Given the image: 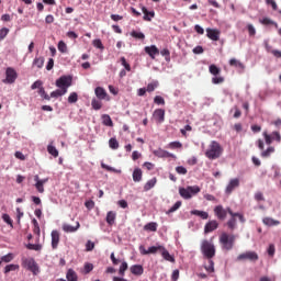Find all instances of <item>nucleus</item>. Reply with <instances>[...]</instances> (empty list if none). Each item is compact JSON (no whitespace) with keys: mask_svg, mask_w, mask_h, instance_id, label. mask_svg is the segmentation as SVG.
Here are the masks:
<instances>
[{"mask_svg":"<svg viewBox=\"0 0 281 281\" xmlns=\"http://www.w3.org/2000/svg\"><path fill=\"white\" fill-rule=\"evenodd\" d=\"M229 66L231 67H237V69H245V64L241 63L240 60L236 59V58H232L229 60Z\"/></svg>","mask_w":281,"mask_h":281,"instance_id":"29","label":"nucleus"},{"mask_svg":"<svg viewBox=\"0 0 281 281\" xmlns=\"http://www.w3.org/2000/svg\"><path fill=\"white\" fill-rule=\"evenodd\" d=\"M80 229V222H77L76 226H71L69 224L63 225V231L66 232V234H74V232H78Z\"/></svg>","mask_w":281,"mask_h":281,"instance_id":"18","label":"nucleus"},{"mask_svg":"<svg viewBox=\"0 0 281 281\" xmlns=\"http://www.w3.org/2000/svg\"><path fill=\"white\" fill-rule=\"evenodd\" d=\"M72 80L71 76H61L56 80L55 85L58 89L67 93V90L71 87Z\"/></svg>","mask_w":281,"mask_h":281,"instance_id":"7","label":"nucleus"},{"mask_svg":"<svg viewBox=\"0 0 281 281\" xmlns=\"http://www.w3.org/2000/svg\"><path fill=\"white\" fill-rule=\"evenodd\" d=\"M2 221H4V223H7V225H10V227H14L12 218L10 217L9 214H3Z\"/></svg>","mask_w":281,"mask_h":281,"instance_id":"54","label":"nucleus"},{"mask_svg":"<svg viewBox=\"0 0 281 281\" xmlns=\"http://www.w3.org/2000/svg\"><path fill=\"white\" fill-rule=\"evenodd\" d=\"M38 95H41V98H43V100H52V97H49V94H47V92L45 91V88H40L37 91Z\"/></svg>","mask_w":281,"mask_h":281,"instance_id":"42","label":"nucleus"},{"mask_svg":"<svg viewBox=\"0 0 281 281\" xmlns=\"http://www.w3.org/2000/svg\"><path fill=\"white\" fill-rule=\"evenodd\" d=\"M57 47L58 52H60L61 54H67V44H65V42L60 41Z\"/></svg>","mask_w":281,"mask_h":281,"instance_id":"51","label":"nucleus"},{"mask_svg":"<svg viewBox=\"0 0 281 281\" xmlns=\"http://www.w3.org/2000/svg\"><path fill=\"white\" fill-rule=\"evenodd\" d=\"M240 187V179L234 178L229 181V183L226 187V194H232L236 188Z\"/></svg>","mask_w":281,"mask_h":281,"instance_id":"13","label":"nucleus"},{"mask_svg":"<svg viewBox=\"0 0 281 281\" xmlns=\"http://www.w3.org/2000/svg\"><path fill=\"white\" fill-rule=\"evenodd\" d=\"M236 243V235L222 233L220 235V244L222 245V249L226 251H232L234 249V245Z\"/></svg>","mask_w":281,"mask_h":281,"instance_id":"3","label":"nucleus"},{"mask_svg":"<svg viewBox=\"0 0 281 281\" xmlns=\"http://www.w3.org/2000/svg\"><path fill=\"white\" fill-rule=\"evenodd\" d=\"M201 192V188L199 186L193 187H187V188H180L179 194L182 196V199H192L195 194H199Z\"/></svg>","mask_w":281,"mask_h":281,"instance_id":"6","label":"nucleus"},{"mask_svg":"<svg viewBox=\"0 0 281 281\" xmlns=\"http://www.w3.org/2000/svg\"><path fill=\"white\" fill-rule=\"evenodd\" d=\"M133 276H144V267L142 265H134L130 268Z\"/></svg>","mask_w":281,"mask_h":281,"instance_id":"19","label":"nucleus"},{"mask_svg":"<svg viewBox=\"0 0 281 281\" xmlns=\"http://www.w3.org/2000/svg\"><path fill=\"white\" fill-rule=\"evenodd\" d=\"M206 36L211 41H220L221 31H218L217 29H206Z\"/></svg>","mask_w":281,"mask_h":281,"instance_id":"14","label":"nucleus"},{"mask_svg":"<svg viewBox=\"0 0 281 281\" xmlns=\"http://www.w3.org/2000/svg\"><path fill=\"white\" fill-rule=\"evenodd\" d=\"M42 87H43V81H41V80H37V81H35L32 86H31V89L34 91V89H38V91H40V89H42Z\"/></svg>","mask_w":281,"mask_h":281,"instance_id":"60","label":"nucleus"},{"mask_svg":"<svg viewBox=\"0 0 281 281\" xmlns=\"http://www.w3.org/2000/svg\"><path fill=\"white\" fill-rule=\"evenodd\" d=\"M49 181V179L45 178V179H42V181H37L35 183V188L37 190V192H40V194H43V192H45V183H47Z\"/></svg>","mask_w":281,"mask_h":281,"instance_id":"23","label":"nucleus"},{"mask_svg":"<svg viewBox=\"0 0 281 281\" xmlns=\"http://www.w3.org/2000/svg\"><path fill=\"white\" fill-rule=\"evenodd\" d=\"M8 34H10V29L2 27L0 30V41H3V38H5V36H8Z\"/></svg>","mask_w":281,"mask_h":281,"instance_id":"55","label":"nucleus"},{"mask_svg":"<svg viewBox=\"0 0 281 281\" xmlns=\"http://www.w3.org/2000/svg\"><path fill=\"white\" fill-rule=\"evenodd\" d=\"M95 249V244L91 240H88L86 244V251H93Z\"/></svg>","mask_w":281,"mask_h":281,"instance_id":"59","label":"nucleus"},{"mask_svg":"<svg viewBox=\"0 0 281 281\" xmlns=\"http://www.w3.org/2000/svg\"><path fill=\"white\" fill-rule=\"evenodd\" d=\"M209 72L212 77L213 85H223L225 82V77L221 76V68L215 64L209 66Z\"/></svg>","mask_w":281,"mask_h":281,"instance_id":"5","label":"nucleus"},{"mask_svg":"<svg viewBox=\"0 0 281 281\" xmlns=\"http://www.w3.org/2000/svg\"><path fill=\"white\" fill-rule=\"evenodd\" d=\"M157 87H159V81H154L151 83H148L147 88H145V89L148 93H153V91H155V89H157Z\"/></svg>","mask_w":281,"mask_h":281,"instance_id":"41","label":"nucleus"},{"mask_svg":"<svg viewBox=\"0 0 281 281\" xmlns=\"http://www.w3.org/2000/svg\"><path fill=\"white\" fill-rule=\"evenodd\" d=\"M153 117L158 124H162L166 120V110L164 109H156L153 113Z\"/></svg>","mask_w":281,"mask_h":281,"instance_id":"12","label":"nucleus"},{"mask_svg":"<svg viewBox=\"0 0 281 281\" xmlns=\"http://www.w3.org/2000/svg\"><path fill=\"white\" fill-rule=\"evenodd\" d=\"M272 139H276V142H281V135L280 132H272Z\"/></svg>","mask_w":281,"mask_h":281,"instance_id":"64","label":"nucleus"},{"mask_svg":"<svg viewBox=\"0 0 281 281\" xmlns=\"http://www.w3.org/2000/svg\"><path fill=\"white\" fill-rule=\"evenodd\" d=\"M69 104H76L78 102V93L71 92L68 97Z\"/></svg>","mask_w":281,"mask_h":281,"instance_id":"45","label":"nucleus"},{"mask_svg":"<svg viewBox=\"0 0 281 281\" xmlns=\"http://www.w3.org/2000/svg\"><path fill=\"white\" fill-rule=\"evenodd\" d=\"M16 270H19V265L11 263L5 266L4 273H10V271H16Z\"/></svg>","mask_w":281,"mask_h":281,"instance_id":"44","label":"nucleus"},{"mask_svg":"<svg viewBox=\"0 0 281 281\" xmlns=\"http://www.w3.org/2000/svg\"><path fill=\"white\" fill-rule=\"evenodd\" d=\"M157 227H158L157 222H150L144 226V229L145 232H157Z\"/></svg>","mask_w":281,"mask_h":281,"instance_id":"32","label":"nucleus"},{"mask_svg":"<svg viewBox=\"0 0 281 281\" xmlns=\"http://www.w3.org/2000/svg\"><path fill=\"white\" fill-rule=\"evenodd\" d=\"M258 252L256 251H246L243 252L240 255L237 256L236 261L237 262H245V261H249V262H257L258 260Z\"/></svg>","mask_w":281,"mask_h":281,"instance_id":"8","label":"nucleus"},{"mask_svg":"<svg viewBox=\"0 0 281 281\" xmlns=\"http://www.w3.org/2000/svg\"><path fill=\"white\" fill-rule=\"evenodd\" d=\"M272 153H276V147L270 146L261 153V157L267 159L268 157H271Z\"/></svg>","mask_w":281,"mask_h":281,"instance_id":"33","label":"nucleus"},{"mask_svg":"<svg viewBox=\"0 0 281 281\" xmlns=\"http://www.w3.org/2000/svg\"><path fill=\"white\" fill-rule=\"evenodd\" d=\"M102 120L104 126H113V120H111V116L109 114H103Z\"/></svg>","mask_w":281,"mask_h":281,"instance_id":"43","label":"nucleus"},{"mask_svg":"<svg viewBox=\"0 0 281 281\" xmlns=\"http://www.w3.org/2000/svg\"><path fill=\"white\" fill-rule=\"evenodd\" d=\"M109 146L110 148H112V150H117V148H120V143L117 142V138L115 137L110 138Z\"/></svg>","mask_w":281,"mask_h":281,"instance_id":"36","label":"nucleus"},{"mask_svg":"<svg viewBox=\"0 0 281 281\" xmlns=\"http://www.w3.org/2000/svg\"><path fill=\"white\" fill-rule=\"evenodd\" d=\"M85 273H91L93 271V263H85Z\"/></svg>","mask_w":281,"mask_h":281,"instance_id":"62","label":"nucleus"},{"mask_svg":"<svg viewBox=\"0 0 281 281\" xmlns=\"http://www.w3.org/2000/svg\"><path fill=\"white\" fill-rule=\"evenodd\" d=\"M154 102H155V104H166V100H164V97H161V95H156L155 98H154Z\"/></svg>","mask_w":281,"mask_h":281,"instance_id":"57","label":"nucleus"},{"mask_svg":"<svg viewBox=\"0 0 281 281\" xmlns=\"http://www.w3.org/2000/svg\"><path fill=\"white\" fill-rule=\"evenodd\" d=\"M67 92L65 90H61L60 88L50 92L49 98H61V95H65Z\"/></svg>","mask_w":281,"mask_h":281,"instance_id":"40","label":"nucleus"},{"mask_svg":"<svg viewBox=\"0 0 281 281\" xmlns=\"http://www.w3.org/2000/svg\"><path fill=\"white\" fill-rule=\"evenodd\" d=\"M181 207V201L176 202L167 212V214H172V212H177Z\"/></svg>","mask_w":281,"mask_h":281,"instance_id":"50","label":"nucleus"},{"mask_svg":"<svg viewBox=\"0 0 281 281\" xmlns=\"http://www.w3.org/2000/svg\"><path fill=\"white\" fill-rule=\"evenodd\" d=\"M154 155H155L156 157H161V158H164V157H171V158H175L173 154H170V151H166V150H164V149L155 150V151H154Z\"/></svg>","mask_w":281,"mask_h":281,"instance_id":"27","label":"nucleus"},{"mask_svg":"<svg viewBox=\"0 0 281 281\" xmlns=\"http://www.w3.org/2000/svg\"><path fill=\"white\" fill-rule=\"evenodd\" d=\"M5 79L3 80L4 83L7 85H13V82L16 81L18 75H16V70H14V68H7L5 70Z\"/></svg>","mask_w":281,"mask_h":281,"instance_id":"9","label":"nucleus"},{"mask_svg":"<svg viewBox=\"0 0 281 281\" xmlns=\"http://www.w3.org/2000/svg\"><path fill=\"white\" fill-rule=\"evenodd\" d=\"M131 37L132 38H137L138 41H144V38H146V35H144V33H142V32L132 31L131 32Z\"/></svg>","mask_w":281,"mask_h":281,"instance_id":"37","label":"nucleus"},{"mask_svg":"<svg viewBox=\"0 0 281 281\" xmlns=\"http://www.w3.org/2000/svg\"><path fill=\"white\" fill-rule=\"evenodd\" d=\"M115 218H117V213H115V211L108 212L106 217H105L108 225H110V226L115 225Z\"/></svg>","mask_w":281,"mask_h":281,"instance_id":"20","label":"nucleus"},{"mask_svg":"<svg viewBox=\"0 0 281 281\" xmlns=\"http://www.w3.org/2000/svg\"><path fill=\"white\" fill-rule=\"evenodd\" d=\"M200 249L204 256V258H207V260H212L214 256H216V246H214V243L207 239H203L200 246Z\"/></svg>","mask_w":281,"mask_h":281,"instance_id":"1","label":"nucleus"},{"mask_svg":"<svg viewBox=\"0 0 281 281\" xmlns=\"http://www.w3.org/2000/svg\"><path fill=\"white\" fill-rule=\"evenodd\" d=\"M47 150L53 157H58V149H56L53 145H48Z\"/></svg>","mask_w":281,"mask_h":281,"instance_id":"53","label":"nucleus"},{"mask_svg":"<svg viewBox=\"0 0 281 281\" xmlns=\"http://www.w3.org/2000/svg\"><path fill=\"white\" fill-rule=\"evenodd\" d=\"M66 278L68 281H78V274L71 269L68 270Z\"/></svg>","mask_w":281,"mask_h":281,"instance_id":"34","label":"nucleus"},{"mask_svg":"<svg viewBox=\"0 0 281 281\" xmlns=\"http://www.w3.org/2000/svg\"><path fill=\"white\" fill-rule=\"evenodd\" d=\"M50 236H52V248L58 249V243H60V233L58 231H53Z\"/></svg>","mask_w":281,"mask_h":281,"instance_id":"17","label":"nucleus"},{"mask_svg":"<svg viewBox=\"0 0 281 281\" xmlns=\"http://www.w3.org/2000/svg\"><path fill=\"white\" fill-rule=\"evenodd\" d=\"M215 229H218V222L216 220L210 221L204 226V234H210Z\"/></svg>","mask_w":281,"mask_h":281,"instance_id":"16","label":"nucleus"},{"mask_svg":"<svg viewBox=\"0 0 281 281\" xmlns=\"http://www.w3.org/2000/svg\"><path fill=\"white\" fill-rule=\"evenodd\" d=\"M144 49L145 54H148L153 60H155L156 56H159V48H157L155 45L146 46Z\"/></svg>","mask_w":281,"mask_h":281,"instance_id":"15","label":"nucleus"},{"mask_svg":"<svg viewBox=\"0 0 281 281\" xmlns=\"http://www.w3.org/2000/svg\"><path fill=\"white\" fill-rule=\"evenodd\" d=\"M160 251H161V256L165 260H167L168 262H175V257H172V255H170V252L166 249V247L162 246Z\"/></svg>","mask_w":281,"mask_h":281,"instance_id":"24","label":"nucleus"},{"mask_svg":"<svg viewBox=\"0 0 281 281\" xmlns=\"http://www.w3.org/2000/svg\"><path fill=\"white\" fill-rule=\"evenodd\" d=\"M168 148H170L171 150H177L178 148H183V144H181V142H171L168 144Z\"/></svg>","mask_w":281,"mask_h":281,"instance_id":"39","label":"nucleus"},{"mask_svg":"<svg viewBox=\"0 0 281 281\" xmlns=\"http://www.w3.org/2000/svg\"><path fill=\"white\" fill-rule=\"evenodd\" d=\"M263 225H267L268 227H276L277 225H280V221L273 220L271 217H265L262 220Z\"/></svg>","mask_w":281,"mask_h":281,"instance_id":"22","label":"nucleus"},{"mask_svg":"<svg viewBox=\"0 0 281 281\" xmlns=\"http://www.w3.org/2000/svg\"><path fill=\"white\" fill-rule=\"evenodd\" d=\"M44 65H45V58L44 57H36L33 60V67H37V69H43Z\"/></svg>","mask_w":281,"mask_h":281,"instance_id":"30","label":"nucleus"},{"mask_svg":"<svg viewBox=\"0 0 281 281\" xmlns=\"http://www.w3.org/2000/svg\"><path fill=\"white\" fill-rule=\"evenodd\" d=\"M164 249V246H151L147 249L148 254H157L158 251H161Z\"/></svg>","mask_w":281,"mask_h":281,"instance_id":"46","label":"nucleus"},{"mask_svg":"<svg viewBox=\"0 0 281 281\" xmlns=\"http://www.w3.org/2000/svg\"><path fill=\"white\" fill-rule=\"evenodd\" d=\"M247 29L249 36H256V27L252 24H248Z\"/></svg>","mask_w":281,"mask_h":281,"instance_id":"63","label":"nucleus"},{"mask_svg":"<svg viewBox=\"0 0 281 281\" xmlns=\"http://www.w3.org/2000/svg\"><path fill=\"white\" fill-rule=\"evenodd\" d=\"M265 142L268 146H271L273 143V136L269 135L267 132H263Z\"/></svg>","mask_w":281,"mask_h":281,"instance_id":"52","label":"nucleus"},{"mask_svg":"<svg viewBox=\"0 0 281 281\" xmlns=\"http://www.w3.org/2000/svg\"><path fill=\"white\" fill-rule=\"evenodd\" d=\"M91 106L94 111H100V109H102V100L93 98L91 101Z\"/></svg>","mask_w":281,"mask_h":281,"instance_id":"31","label":"nucleus"},{"mask_svg":"<svg viewBox=\"0 0 281 281\" xmlns=\"http://www.w3.org/2000/svg\"><path fill=\"white\" fill-rule=\"evenodd\" d=\"M93 47H97V49H104V44H102V40L98 38L92 42Z\"/></svg>","mask_w":281,"mask_h":281,"instance_id":"49","label":"nucleus"},{"mask_svg":"<svg viewBox=\"0 0 281 281\" xmlns=\"http://www.w3.org/2000/svg\"><path fill=\"white\" fill-rule=\"evenodd\" d=\"M223 155V147L221 144L216 140H212L211 144L209 145V149L205 151V157L207 159H218Z\"/></svg>","mask_w":281,"mask_h":281,"instance_id":"2","label":"nucleus"},{"mask_svg":"<svg viewBox=\"0 0 281 281\" xmlns=\"http://www.w3.org/2000/svg\"><path fill=\"white\" fill-rule=\"evenodd\" d=\"M228 229H236V217H232L228 220V222L226 223Z\"/></svg>","mask_w":281,"mask_h":281,"instance_id":"48","label":"nucleus"},{"mask_svg":"<svg viewBox=\"0 0 281 281\" xmlns=\"http://www.w3.org/2000/svg\"><path fill=\"white\" fill-rule=\"evenodd\" d=\"M127 270H128V263L126 261H122L119 269V276L124 277Z\"/></svg>","mask_w":281,"mask_h":281,"instance_id":"35","label":"nucleus"},{"mask_svg":"<svg viewBox=\"0 0 281 281\" xmlns=\"http://www.w3.org/2000/svg\"><path fill=\"white\" fill-rule=\"evenodd\" d=\"M12 260H14V255L12 252L1 257L2 262H12Z\"/></svg>","mask_w":281,"mask_h":281,"instance_id":"47","label":"nucleus"},{"mask_svg":"<svg viewBox=\"0 0 281 281\" xmlns=\"http://www.w3.org/2000/svg\"><path fill=\"white\" fill-rule=\"evenodd\" d=\"M94 95L98 100H106V102H109V100H111V97H109V93L102 87H97L94 89Z\"/></svg>","mask_w":281,"mask_h":281,"instance_id":"10","label":"nucleus"},{"mask_svg":"<svg viewBox=\"0 0 281 281\" xmlns=\"http://www.w3.org/2000/svg\"><path fill=\"white\" fill-rule=\"evenodd\" d=\"M214 214L217 216L218 221H225L227 218V209L225 210L223 205H217L214 207Z\"/></svg>","mask_w":281,"mask_h":281,"instance_id":"11","label":"nucleus"},{"mask_svg":"<svg viewBox=\"0 0 281 281\" xmlns=\"http://www.w3.org/2000/svg\"><path fill=\"white\" fill-rule=\"evenodd\" d=\"M205 269L209 273H214V261L212 259H209V265L205 266Z\"/></svg>","mask_w":281,"mask_h":281,"instance_id":"56","label":"nucleus"},{"mask_svg":"<svg viewBox=\"0 0 281 281\" xmlns=\"http://www.w3.org/2000/svg\"><path fill=\"white\" fill-rule=\"evenodd\" d=\"M22 267L27 271H31L33 276H38L41 273V268H38V263L32 257H22Z\"/></svg>","mask_w":281,"mask_h":281,"instance_id":"4","label":"nucleus"},{"mask_svg":"<svg viewBox=\"0 0 281 281\" xmlns=\"http://www.w3.org/2000/svg\"><path fill=\"white\" fill-rule=\"evenodd\" d=\"M110 259L112 260V265H114V266L120 265V262L122 263V260L115 258V252H112V254L110 255Z\"/></svg>","mask_w":281,"mask_h":281,"instance_id":"61","label":"nucleus"},{"mask_svg":"<svg viewBox=\"0 0 281 281\" xmlns=\"http://www.w3.org/2000/svg\"><path fill=\"white\" fill-rule=\"evenodd\" d=\"M155 186H157V178H153V179L148 180L144 186V191L148 192V190H153V188H155Z\"/></svg>","mask_w":281,"mask_h":281,"instance_id":"28","label":"nucleus"},{"mask_svg":"<svg viewBox=\"0 0 281 281\" xmlns=\"http://www.w3.org/2000/svg\"><path fill=\"white\" fill-rule=\"evenodd\" d=\"M142 12L144 14V21H153L155 19V11H148L146 7H142Z\"/></svg>","mask_w":281,"mask_h":281,"instance_id":"21","label":"nucleus"},{"mask_svg":"<svg viewBox=\"0 0 281 281\" xmlns=\"http://www.w3.org/2000/svg\"><path fill=\"white\" fill-rule=\"evenodd\" d=\"M132 177H133V181L135 183H139V181H142V177H143L142 169L135 168L134 171H133Z\"/></svg>","mask_w":281,"mask_h":281,"instance_id":"25","label":"nucleus"},{"mask_svg":"<svg viewBox=\"0 0 281 281\" xmlns=\"http://www.w3.org/2000/svg\"><path fill=\"white\" fill-rule=\"evenodd\" d=\"M191 214L194 216H200V218H203V221H207V218H210V214L205 211L193 210L191 211Z\"/></svg>","mask_w":281,"mask_h":281,"instance_id":"26","label":"nucleus"},{"mask_svg":"<svg viewBox=\"0 0 281 281\" xmlns=\"http://www.w3.org/2000/svg\"><path fill=\"white\" fill-rule=\"evenodd\" d=\"M259 22L261 23V25H274V27H278V24L269 18H263L259 20Z\"/></svg>","mask_w":281,"mask_h":281,"instance_id":"38","label":"nucleus"},{"mask_svg":"<svg viewBox=\"0 0 281 281\" xmlns=\"http://www.w3.org/2000/svg\"><path fill=\"white\" fill-rule=\"evenodd\" d=\"M176 172L178 175H188V169H186V167H183V166H178V167H176Z\"/></svg>","mask_w":281,"mask_h":281,"instance_id":"58","label":"nucleus"}]
</instances>
